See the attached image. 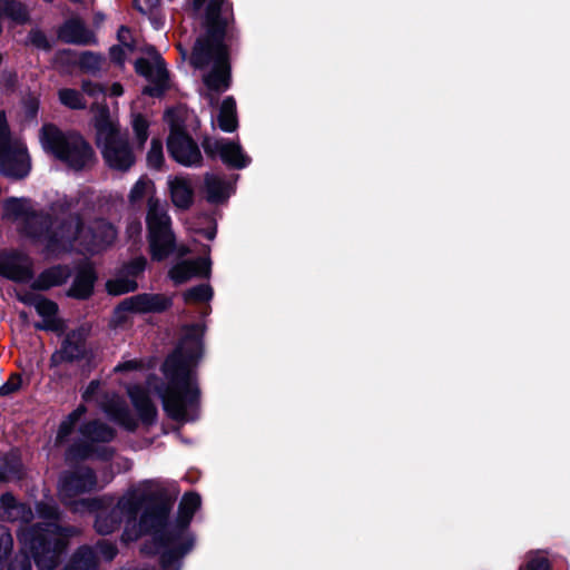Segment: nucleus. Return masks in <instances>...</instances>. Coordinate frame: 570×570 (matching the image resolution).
Segmentation results:
<instances>
[{"label": "nucleus", "mask_w": 570, "mask_h": 570, "mask_svg": "<svg viewBox=\"0 0 570 570\" xmlns=\"http://www.w3.org/2000/svg\"><path fill=\"white\" fill-rule=\"evenodd\" d=\"M183 332L179 344L161 365L167 383L157 387L167 416L179 423L194 420L187 412L188 407H199L202 392L193 367L197 366L204 356L206 325L186 324Z\"/></svg>", "instance_id": "1"}, {"label": "nucleus", "mask_w": 570, "mask_h": 570, "mask_svg": "<svg viewBox=\"0 0 570 570\" xmlns=\"http://www.w3.org/2000/svg\"><path fill=\"white\" fill-rule=\"evenodd\" d=\"M79 533L75 525L37 522L17 531L19 551L33 561L38 570H55L65 559L70 540Z\"/></svg>", "instance_id": "2"}, {"label": "nucleus", "mask_w": 570, "mask_h": 570, "mask_svg": "<svg viewBox=\"0 0 570 570\" xmlns=\"http://www.w3.org/2000/svg\"><path fill=\"white\" fill-rule=\"evenodd\" d=\"M42 149L73 171L94 167L98 160L91 144L78 130H62L52 122L39 131Z\"/></svg>", "instance_id": "3"}, {"label": "nucleus", "mask_w": 570, "mask_h": 570, "mask_svg": "<svg viewBox=\"0 0 570 570\" xmlns=\"http://www.w3.org/2000/svg\"><path fill=\"white\" fill-rule=\"evenodd\" d=\"M96 144L101 150L105 164L114 170L128 171L136 163V156L126 134L110 119L107 106L99 109L94 119Z\"/></svg>", "instance_id": "4"}, {"label": "nucleus", "mask_w": 570, "mask_h": 570, "mask_svg": "<svg viewBox=\"0 0 570 570\" xmlns=\"http://www.w3.org/2000/svg\"><path fill=\"white\" fill-rule=\"evenodd\" d=\"M53 220L51 235L45 245L47 254L69 253L77 242L87 250L92 252L104 242L92 226L86 225L83 216L79 212L70 213L62 218H53Z\"/></svg>", "instance_id": "5"}, {"label": "nucleus", "mask_w": 570, "mask_h": 570, "mask_svg": "<svg viewBox=\"0 0 570 570\" xmlns=\"http://www.w3.org/2000/svg\"><path fill=\"white\" fill-rule=\"evenodd\" d=\"M139 518V529L141 533L151 535V541L142 546L141 552L161 558L165 544L159 543L157 538L168 530L169 515L175 499L165 489H159L148 491Z\"/></svg>", "instance_id": "6"}, {"label": "nucleus", "mask_w": 570, "mask_h": 570, "mask_svg": "<svg viewBox=\"0 0 570 570\" xmlns=\"http://www.w3.org/2000/svg\"><path fill=\"white\" fill-rule=\"evenodd\" d=\"M193 517L178 508L175 522L169 521L167 532L158 535L157 541L165 544L159 558L161 570H180L184 557L194 549L195 537L189 531Z\"/></svg>", "instance_id": "7"}, {"label": "nucleus", "mask_w": 570, "mask_h": 570, "mask_svg": "<svg viewBox=\"0 0 570 570\" xmlns=\"http://www.w3.org/2000/svg\"><path fill=\"white\" fill-rule=\"evenodd\" d=\"M205 33L196 39L190 55V65L198 70H204L210 65L214 53H229V48L225 43L226 19L205 21Z\"/></svg>", "instance_id": "8"}, {"label": "nucleus", "mask_w": 570, "mask_h": 570, "mask_svg": "<svg viewBox=\"0 0 570 570\" xmlns=\"http://www.w3.org/2000/svg\"><path fill=\"white\" fill-rule=\"evenodd\" d=\"M169 157L184 167H200L203 155L198 144L184 125L171 122L166 140Z\"/></svg>", "instance_id": "9"}, {"label": "nucleus", "mask_w": 570, "mask_h": 570, "mask_svg": "<svg viewBox=\"0 0 570 570\" xmlns=\"http://www.w3.org/2000/svg\"><path fill=\"white\" fill-rule=\"evenodd\" d=\"M147 53L155 56V63L144 57L137 58L134 63L135 71L151 83L142 88V95L161 98L169 89V71L165 60L154 46L148 47Z\"/></svg>", "instance_id": "10"}, {"label": "nucleus", "mask_w": 570, "mask_h": 570, "mask_svg": "<svg viewBox=\"0 0 570 570\" xmlns=\"http://www.w3.org/2000/svg\"><path fill=\"white\" fill-rule=\"evenodd\" d=\"M90 334V327L85 324L68 331L50 358V367H58L61 364H72L86 360L89 355L87 340Z\"/></svg>", "instance_id": "11"}, {"label": "nucleus", "mask_w": 570, "mask_h": 570, "mask_svg": "<svg viewBox=\"0 0 570 570\" xmlns=\"http://www.w3.org/2000/svg\"><path fill=\"white\" fill-rule=\"evenodd\" d=\"M200 145L208 159L216 160L219 158L228 168L244 169L252 161L250 157L244 153L242 146L230 139H214L206 135L203 137Z\"/></svg>", "instance_id": "12"}, {"label": "nucleus", "mask_w": 570, "mask_h": 570, "mask_svg": "<svg viewBox=\"0 0 570 570\" xmlns=\"http://www.w3.org/2000/svg\"><path fill=\"white\" fill-rule=\"evenodd\" d=\"M97 485V474L90 466H79L71 471H66L59 479V491L66 498L91 492Z\"/></svg>", "instance_id": "13"}, {"label": "nucleus", "mask_w": 570, "mask_h": 570, "mask_svg": "<svg viewBox=\"0 0 570 570\" xmlns=\"http://www.w3.org/2000/svg\"><path fill=\"white\" fill-rule=\"evenodd\" d=\"M0 276L19 284H26L33 277L28 256L18 250L0 252Z\"/></svg>", "instance_id": "14"}, {"label": "nucleus", "mask_w": 570, "mask_h": 570, "mask_svg": "<svg viewBox=\"0 0 570 570\" xmlns=\"http://www.w3.org/2000/svg\"><path fill=\"white\" fill-rule=\"evenodd\" d=\"M212 273L210 257L184 259L174 264L168 271V277L175 285L187 283L193 277L209 278Z\"/></svg>", "instance_id": "15"}, {"label": "nucleus", "mask_w": 570, "mask_h": 570, "mask_svg": "<svg viewBox=\"0 0 570 570\" xmlns=\"http://www.w3.org/2000/svg\"><path fill=\"white\" fill-rule=\"evenodd\" d=\"M210 63V71L203 77L204 85L217 94L226 91L232 85L229 53H214Z\"/></svg>", "instance_id": "16"}, {"label": "nucleus", "mask_w": 570, "mask_h": 570, "mask_svg": "<svg viewBox=\"0 0 570 570\" xmlns=\"http://www.w3.org/2000/svg\"><path fill=\"white\" fill-rule=\"evenodd\" d=\"M127 395L141 424L147 428L155 425L158 410L148 390L139 384H132L127 387Z\"/></svg>", "instance_id": "17"}, {"label": "nucleus", "mask_w": 570, "mask_h": 570, "mask_svg": "<svg viewBox=\"0 0 570 570\" xmlns=\"http://www.w3.org/2000/svg\"><path fill=\"white\" fill-rule=\"evenodd\" d=\"M97 279L98 274L91 263L79 265L67 296L78 301L89 299L94 295Z\"/></svg>", "instance_id": "18"}, {"label": "nucleus", "mask_w": 570, "mask_h": 570, "mask_svg": "<svg viewBox=\"0 0 570 570\" xmlns=\"http://www.w3.org/2000/svg\"><path fill=\"white\" fill-rule=\"evenodd\" d=\"M28 155L22 150L11 147L0 153V174L8 178L22 179L30 173Z\"/></svg>", "instance_id": "19"}, {"label": "nucleus", "mask_w": 570, "mask_h": 570, "mask_svg": "<svg viewBox=\"0 0 570 570\" xmlns=\"http://www.w3.org/2000/svg\"><path fill=\"white\" fill-rule=\"evenodd\" d=\"M57 37L61 42L88 46L96 42V37L79 18L66 20L58 29Z\"/></svg>", "instance_id": "20"}, {"label": "nucleus", "mask_w": 570, "mask_h": 570, "mask_svg": "<svg viewBox=\"0 0 570 570\" xmlns=\"http://www.w3.org/2000/svg\"><path fill=\"white\" fill-rule=\"evenodd\" d=\"M130 297L136 314H160L173 306L171 297L161 293H140Z\"/></svg>", "instance_id": "21"}, {"label": "nucleus", "mask_w": 570, "mask_h": 570, "mask_svg": "<svg viewBox=\"0 0 570 570\" xmlns=\"http://www.w3.org/2000/svg\"><path fill=\"white\" fill-rule=\"evenodd\" d=\"M79 433L91 444H109L117 438L116 429L99 419L83 422L79 426Z\"/></svg>", "instance_id": "22"}, {"label": "nucleus", "mask_w": 570, "mask_h": 570, "mask_svg": "<svg viewBox=\"0 0 570 570\" xmlns=\"http://www.w3.org/2000/svg\"><path fill=\"white\" fill-rule=\"evenodd\" d=\"M146 226L147 235L151 236H158L159 234L173 232L170 216L161 207L159 200L155 197H150L148 199Z\"/></svg>", "instance_id": "23"}, {"label": "nucleus", "mask_w": 570, "mask_h": 570, "mask_svg": "<svg viewBox=\"0 0 570 570\" xmlns=\"http://www.w3.org/2000/svg\"><path fill=\"white\" fill-rule=\"evenodd\" d=\"M104 412L127 432L134 433L139 426L138 420L132 416L128 404L120 397L108 401L104 405Z\"/></svg>", "instance_id": "24"}, {"label": "nucleus", "mask_w": 570, "mask_h": 570, "mask_svg": "<svg viewBox=\"0 0 570 570\" xmlns=\"http://www.w3.org/2000/svg\"><path fill=\"white\" fill-rule=\"evenodd\" d=\"M53 217L43 212H31L27 215L24 222V228L27 235L36 240L45 242V245L49 240L51 229L53 227Z\"/></svg>", "instance_id": "25"}, {"label": "nucleus", "mask_w": 570, "mask_h": 570, "mask_svg": "<svg viewBox=\"0 0 570 570\" xmlns=\"http://www.w3.org/2000/svg\"><path fill=\"white\" fill-rule=\"evenodd\" d=\"M146 494H148V491L129 490L114 507L122 519H126L128 522H135L146 502Z\"/></svg>", "instance_id": "26"}, {"label": "nucleus", "mask_w": 570, "mask_h": 570, "mask_svg": "<svg viewBox=\"0 0 570 570\" xmlns=\"http://www.w3.org/2000/svg\"><path fill=\"white\" fill-rule=\"evenodd\" d=\"M70 277V269L67 265H56L42 271L32 283L35 291H48L52 287L61 286Z\"/></svg>", "instance_id": "27"}, {"label": "nucleus", "mask_w": 570, "mask_h": 570, "mask_svg": "<svg viewBox=\"0 0 570 570\" xmlns=\"http://www.w3.org/2000/svg\"><path fill=\"white\" fill-rule=\"evenodd\" d=\"M99 558L94 547L79 546L61 570H98Z\"/></svg>", "instance_id": "28"}, {"label": "nucleus", "mask_w": 570, "mask_h": 570, "mask_svg": "<svg viewBox=\"0 0 570 570\" xmlns=\"http://www.w3.org/2000/svg\"><path fill=\"white\" fill-rule=\"evenodd\" d=\"M23 478V462L19 448H11L1 458L0 482H8L11 479L21 480Z\"/></svg>", "instance_id": "29"}, {"label": "nucleus", "mask_w": 570, "mask_h": 570, "mask_svg": "<svg viewBox=\"0 0 570 570\" xmlns=\"http://www.w3.org/2000/svg\"><path fill=\"white\" fill-rule=\"evenodd\" d=\"M170 199L180 210H188L194 204V189L186 178L176 177L169 183Z\"/></svg>", "instance_id": "30"}, {"label": "nucleus", "mask_w": 570, "mask_h": 570, "mask_svg": "<svg viewBox=\"0 0 570 570\" xmlns=\"http://www.w3.org/2000/svg\"><path fill=\"white\" fill-rule=\"evenodd\" d=\"M151 259L163 262L176 248V236L174 232L159 234L158 236L147 235Z\"/></svg>", "instance_id": "31"}, {"label": "nucleus", "mask_w": 570, "mask_h": 570, "mask_svg": "<svg viewBox=\"0 0 570 570\" xmlns=\"http://www.w3.org/2000/svg\"><path fill=\"white\" fill-rule=\"evenodd\" d=\"M204 187L206 199L210 204H224L230 196L228 183L215 174L206 173L204 175Z\"/></svg>", "instance_id": "32"}, {"label": "nucleus", "mask_w": 570, "mask_h": 570, "mask_svg": "<svg viewBox=\"0 0 570 570\" xmlns=\"http://www.w3.org/2000/svg\"><path fill=\"white\" fill-rule=\"evenodd\" d=\"M7 18L14 26H24L30 22V12L19 0H0V19Z\"/></svg>", "instance_id": "33"}, {"label": "nucleus", "mask_w": 570, "mask_h": 570, "mask_svg": "<svg viewBox=\"0 0 570 570\" xmlns=\"http://www.w3.org/2000/svg\"><path fill=\"white\" fill-rule=\"evenodd\" d=\"M122 522L124 519L115 507L100 509L96 514L94 528L98 534L108 535L117 531Z\"/></svg>", "instance_id": "34"}, {"label": "nucleus", "mask_w": 570, "mask_h": 570, "mask_svg": "<svg viewBox=\"0 0 570 570\" xmlns=\"http://www.w3.org/2000/svg\"><path fill=\"white\" fill-rule=\"evenodd\" d=\"M217 124L220 130L234 132L238 127L236 100L233 96H227L222 101L217 116Z\"/></svg>", "instance_id": "35"}, {"label": "nucleus", "mask_w": 570, "mask_h": 570, "mask_svg": "<svg viewBox=\"0 0 570 570\" xmlns=\"http://www.w3.org/2000/svg\"><path fill=\"white\" fill-rule=\"evenodd\" d=\"M87 412V407L83 404L78 405L75 410H72L59 424L57 431V441L63 442L68 436H70L81 416Z\"/></svg>", "instance_id": "36"}, {"label": "nucleus", "mask_w": 570, "mask_h": 570, "mask_svg": "<svg viewBox=\"0 0 570 570\" xmlns=\"http://www.w3.org/2000/svg\"><path fill=\"white\" fill-rule=\"evenodd\" d=\"M138 283L135 279H130L125 275L118 276L112 279H108L106 283V291L111 296H120L127 293L137 291Z\"/></svg>", "instance_id": "37"}, {"label": "nucleus", "mask_w": 570, "mask_h": 570, "mask_svg": "<svg viewBox=\"0 0 570 570\" xmlns=\"http://www.w3.org/2000/svg\"><path fill=\"white\" fill-rule=\"evenodd\" d=\"M128 313H136L131 297H126L115 306L110 318V325L116 328L127 324L129 321Z\"/></svg>", "instance_id": "38"}, {"label": "nucleus", "mask_w": 570, "mask_h": 570, "mask_svg": "<svg viewBox=\"0 0 570 570\" xmlns=\"http://www.w3.org/2000/svg\"><path fill=\"white\" fill-rule=\"evenodd\" d=\"M104 57L92 51H83L79 55L78 67L82 72L96 75L101 70Z\"/></svg>", "instance_id": "39"}, {"label": "nucleus", "mask_w": 570, "mask_h": 570, "mask_svg": "<svg viewBox=\"0 0 570 570\" xmlns=\"http://www.w3.org/2000/svg\"><path fill=\"white\" fill-rule=\"evenodd\" d=\"M214 291L209 284H198L184 292L185 303H206L213 298Z\"/></svg>", "instance_id": "40"}, {"label": "nucleus", "mask_w": 570, "mask_h": 570, "mask_svg": "<svg viewBox=\"0 0 570 570\" xmlns=\"http://www.w3.org/2000/svg\"><path fill=\"white\" fill-rule=\"evenodd\" d=\"M67 459L78 462L92 459V444L85 439L72 443L67 450Z\"/></svg>", "instance_id": "41"}, {"label": "nucleus", "mask_w": 570, "mask_h": 570, "mask_svg": "<svg viewBox=\"0 0 570 570\" xmlns=\"http://www.w3.org/2000/svg\"><path fill=\"white\" fill-rule=\"evenodd\" d=\"M59 100L63 106L72 110H82L86 108V101L82 95L76 89L65 88L59 90Z\"/></svg>", "instance_id": "42"}, {"label": "nucleus", "mask_w": 570, "mask_h": 570, "mask_svg": "<svg viewBox=\"0 0 570 570\" xmlns=\"http://www.w3.org/2000/svg\"><path fill=\"white\" fill-rule=\"evenodd\" d=\"M132 130L139 147H144L149 137V121L145 115L135 114L131 121Z\"/></svg>", "instance_id": "43"}, {"label": "nucleus", "mask_w": 570, "mask_h": 570, "mask_svg": "<svg viewBox=\"0 0 570 570\" xmlns=\"http://www.w3.org/2000/svg\"><path fill=\"white\" fill-rule=\"evenodd\" d=\"M36 512L42 522H57L61 519V511L56 503L39 501L36 504Z\"/></svg>", "instance_id": "44"}, {"label": "nucleus", "mask_w": 570, "mask_h": 570, "mask_svg": "<svg viewBox=\"0 0 570 570\" xmlns=\"http://www.w3.org/2000/svg\"><path fill=\"white\" fill-rule=\"evenodd\" d=\"M13 549V538L8 527L0 525V570H3L4 563L11 556Z\"/></svg>", "instance_id": "45"}, {"label": "nucleus", "mask_w": 570, "mask_h": 570, "mask_svg": "<svg viewBox=\"0 0 570 570\" xmlns=\"http://www.w3.org/2000/svg\"><path fill=\"white\" fill-rule=\"evenodd\" d=\"M165 158L163 151V142L158 138H153L150 149L147 153V164L150 168L160 170L164 166Z\"/></svg>", "instance_id": "46"}, {"label": "nucleus", "mask_w": 570, "mask_h": 570, "mask_svg": "<svg viewBox=\"0 0 570 570\" xmlns=\"http://www.w3.org/2000/svg\"><path fill=\"white\" fill-rule=\"evenodd\" d=\"M146 266L147 259L144 256H138L125 263L120 273L128 278L131 277L130 279H135L145 272Z\"/></svg>", "instance_id": "47"}, {"label": "nucleus", "mask_w": 570, "mask_h": 570, "mask_svg": "<svg viewBox=\"0 0 570 570\" xmlns=\"http://www.w3.org/2000/svg\"><path fill=\"white\" fill-rule=\"evenodd\" d=\"M36 312L45 320H58L56 317L58 313V304L47 297H39L37 304H35Z\"/></svg>", "instance_id": "48"}, {"label": "nucleus", "mask_w": 570, "mask_h": 570, "mask_svg": "<svg viewBox=\"0 0 570 570\" xmlns=\"http://www.w3.org/2000/svg\"><path fill=\"white\" fill-rule=\"evenodd\" d=\"M28 43L35 48L40 49L45 52H49L52 49V43L47 38L46 33L38 28H33L28 32Z\"/></svg>", "instance_id": "49"}, {"label": "nucleus", "mask_w": 570, "mask_h": 570, "mask_svg": "<svg viewBox=\"0 0 570 570\" xmlns=\"http://www.w3.org/2000/svg\"><path fill=\"white\" fill-rule=\"evenodd\" d=\"M94 549L105 561H112L118 554L117 544L106 539L98 540Z\"/></svg>", "instance_id": "50"}, {"label": "nucleus", "mask_w": 570, "mask_h": 570, "mask_svg": "<svg viewBox=\"0 0 570 570\" xmlns=\"http://www.w3.org/2000/svg\"><path fill=\"white\" fill-rule=\"evenodd\" d=\"M202 498L197 492H186L178 505V508L189 514H195L196 511L200 508Z\"/></svg>", "instance_id": "51"}, {"label": "nucleus", "mask_w": 570, "mask_h": 570, "mask_svg": "<svg viewBox=\"0 0 570 570\" xmlns=\"http://www.w3.org/2000/svg\"><path fill=\"white\" fill-rule=\"evenodd\" d=\"M79 55L69 48L59 49L55 53V62L61 67H76L78 66Z\"/></svg>", "instance_id": "52"}, {"label": "nucleus", "mask_w": 570, "mask_h": 570, "mask_svg": "<svg viewBox=\"0 0 570 570\" xmlns=\"http://www.w3.org/2000/svg\"><path fill=\"white\" fill-rule=\"evenodd\" d=\"M22 386V375L11 373L8 380L0 385V396H9L17 393Z\"/></svg>", "instance_id": "53"}, {"label": "nucleus", "mask_w": 570, "mask_h": 570, "mask_svg": "<svg viewBox=\"0 0 570 570\" xmlns=\"http://www.w3.org/2000/svg\"><path fill=\"white\" fill-rule=\"evenodd\" d=\"M3 209L7 215H11L14 217H22L27 215L22 199L16 197L7 198L3 202Z\"/></svg>", "instance_id": "54"}, {"label": "nucleus", "mask_w": 570, "mask_h": 570, "mask_svg": "<svg viewBox=\"0 0 570 570\" xmlns=\"http://www.w3.org/2000/svg\"><path fill=\"white\" fill-rule=\"evenodd\" d=\"M149 183H151V181L146 180L144 178H139L134 184V186L130 189L129 196H128L129 203L131 205H136L138 202H140L145 197L146 191H147V186Z\"/></svg>", "instance_id": "55"}, {"label": "nucleus", "mask_w": 570, "mask_h": 570, "mask_svg": "<svg viewBox=\"0 0 570 570\" xmlns=\"http://www.w3.org/2000/svg\"><path fill=\"white\" fill-rule=\"evenodd\" d=\"M13 147L11 145L10 128L4 112H0V153Z\"/></svg>", "instance_id": "56"}, {"label": "nucleus", "mask_w": 570, "mask_h": 570, "mask_svg": "<svg viewBox=\"0 0 570 570\" xmlns=\"http://www.w3.org/2000/svg\"><path fill=\"white\" fill-rule=\"evenodd\" d=\"M24 510V503L19 502L11 492H4L0 497V513L10 510Z\"/></svg>", "instance_id": "57"}, {"label": "nucleus", "mask_w": 570, "mask_h": 570, "mask_svg": "<svg viewBox=\"0 0 570 570\" xmlns=\"http://www.w3.org/2000/svg\"><path fill=\"white\" fill-rule=\"evenodd\" d=\"M33 326L37 331H50L58 335L62 334L66 328L62 320H45L43 322H36Z\"/></svg>", "instance_id": "58"}, {"label": "nucleus", "mask_w": 570, "mask_h": 570, "mask_svg": "<svg viewBox=\"0 0 570 570\" xmlns=\"http://www.w3.org/2000/svg\"><path fill=\"white\" fill-rule=\"evenodd\" d=\"M0 517L4 520L11 521V522L21 520V521L28 523L32 518V511L29 507H27L24 504L23 511L20 509L10 510L4 513H0Z\"/></svg>", "instance_id": "59"}, {"label": "nucleus", "mask_w": 570, "mask_h": 570, "mask_svg": "<svg viewBox=\"0 0 570 570\" xmlns=\"http://www.w3.org/2000/svg\"><path fill=\"white\" fill-rule=\"evenodd\" d=\"M7 570H31V562L26 553L19 551L8 562Z\"/></svg>", "instance_id": "60"}, {"label": "nucleus", "mask_w": 570, "mask_h": 570, "mask_svg": "<svg viewBox=\"0 0 570 570\" xmlns=\"http://www.w3.org/2000/svg\"><path fill=\"white\" fill-rule=\"evenodd\" d=\"M116 450L112 446L92 444V458L102 462H108L114 459Z\"/></svg>", "instance_id": "61"}, {"label": "nucleus", "mask_w": 570, "mask_h": 570, "mask_svg": "<svg viewBox=\"0 0 570 570\" xmlns=\"http://www.w3.org/2000/svg\"><path fill=\"white\" fill-rule=\"evenodd\" d=\"M223 0H210L206 7L205 21L225 19L222 16Z\"/></svg>", "instance_id": "62"}, {"label": "nucleus", "mask_w": 570, "mask_h": 570, "mask_svg": "<svg viewBox=\"0 0 570 570\" xmlns=\"http://www.w3.org/2000/svg\"><path fill=\"white\" fill-rule=\"evenodd\" d=\"M527 570H552V564L546 557L535 556L530 558L525 564Z\"/></svg>", "instance_id": "63"}, {"label": "nucleus", "mask_w": 570, "mask_h": 570, "mask_svg": "<svg viewBox=\"0 0 570 570\" xmlns=\"http://www.w3.org/2000/svg\"><path fill=\"white\" fill-rule=\"evenodd\" d=\"M79 204V198H76V197H69V196H63L62 198H60L57 203V208H58V212L62 215H68L71 213V210L73 208H76Z\"/></svg>", "instance_id": "64"}]
</instances>
